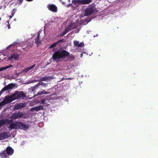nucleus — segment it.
Here are the masks:
<instances>
[{
  "label": "nucleus",
  "mask_w": 158,
  "mask_h": 158,
  "mask_svg": "<svg viewBox=\"0 0 158 158\" xmlns=\"http://www.w3.org/2000/svg\"><path fill=\"white\" fill-rule=\"evenodd\" d=\"M69 55L70 53L65 50L57 51L53 53L52 58L53 60L57 61L60 59L65 58Z\"/></svg>",
  "instance_id": "1"
},
{
  "label": "nucleus",
  "mask_w": 158,
  "mask_h": 158,
  "mask_svg": "<svg viewBox=\"0 0 158 158\" xmlns=\"http://www.w3.org/2000/svg\"><path fill=\"white\" fill-rule=\"evenodd\" d=\"M15 100L13 94L10 96H7L5 97L4 99L0 103V106H2L10 102Z\"/></svg>",
  "instance_id": "2"
},
{
  "label": "nucleus",
  "mask_w": 158,
  "mask_h": 158,
  "mask_svg": "<svg viewBox=\"0 0 158 158\" xmlns=\"http://www.w3.org/2000/svg\"><path fill=\"white\" fill-rule=\"evenodd\" d=\"M91 2V0H72V2L74 5H80L88 4Z\"/></svg>",
  "instance_id": "3"
},
{
  "label": "nucleus",
  "mask_w": 158,
  "mask_h": 158,
  "mask_svg": "<svg viewBox=\"0 0 158 158\" xmlns=\"http://www.w3.org/2000/svg\"><path fill=\"white\" fill-rule=\"evenodd\" d=\"M24 115V113L22 112L19 111L18 112L13 113L11 115V118L13 119H16L18 118H20L23 117Z\"/></svg>",
  "instance_id": "4"
},
{
  "label": "nucleus",
  "mask_w": 158,
  "mask_h": 158,
  "mask_svg": "<svg viewBox=\"0 0 158 158\" xmlns=\"http://www.w3.org/2000/svg\"><path fill=\"white\" fill-rule=\"evenodd\" d=\"M14 97L15 98V99H18L21 98H23L25 97V94L23 91H16L14 94H13Z\"/></svg>",
  "instance_id": "5"
},
{
  "label": "nucleus",
  "mask_w": 158,
  "mask_h": 158,
  "mask_svg": "<svg viewBox=\"0 0 158 158\" xmlns=\"http://www.w3.org/2000/svg\"><path fill=\"white\" fill-rule=\"evenodd\" d=\"M48 10L52 12H56L57 11V6L53 4H49L47 6Z\"/></svg>",
  "instance_id": "6"
},
{
  "label": "nucleus",
  "mask_w": 158,
  "mask_h": 158,
  "mask_svg": "<svg viewBox=\"0 0 158 158\" xmlns=\"http://www.w3.org/2000/svg\"><path fill=\"white\" fill-rule=\"evenodd\" d=\"M15 86V85L14 83L10 84L4 87L2 89V92H4V91L8 90L9 89H12Z\"/></svg>",
  "instance_id": "7"
},
{
  "label": "nucleus",
  "mask_w": 158,
  "mask_h": 158,
  "mask_svg": "<svg viewBox=\"0 0 158 158\" xmlns=\"http://www.w3.org/2000/svg\"><path fill=\"white\" fill-rule=\"evenodd\" d=\"M16 123H18V127L21 129H28L30 127L28 124H25L22 122H16Z\"/></svg>",
  "instance_id": "8"
},
{
  "label": "nucleus",
  "mask_w": 158,
  "mask_h": 158,
  "mask_svg": "<svg viewBox=\"0 0 158 158\" xmlns=\"http://www.w3.org/2000/svg\"><path fill=\"white\" fill-rule=\"evenodd\" d=\"M19 57V55L17 53H14L12 54L10 57L8 58L9 60H11L13 59L15 60H17Z\"/></svg>",
  "instance_id": "9"
},
{
  "label": "nucleus",
  "mask_w": 158,
  "mask_h": 158,
  "mask_svg": "<svg viewBox=\"0 0 158 158\" xmlns=\"http://www.w3.org/2000/svg\"><path fill=\"white\" fill-rule=\"evenodd\" d=\"M94 12L93 7L91 6L87 8L85 11V15L87 16L92 14Z\"/></svg>",
  "instance_id": "10"
},
{
  "label": "nucleus",
  "mask_w": 158,
  "mask_h": 158,
  "mask_svg": "<svg viewBox=\"0 0 158 158\" xmlns=\"http://www.w3.org/2000/svg\"><path fill=\"white\" fill-rule=\"evenodd\" d=\"M9 137L7 132H5L0 134V140L8 138Z\"/></svg>",
  "instance_id": "11"
},
{
  "label": "nucleus",
  "mask_w": 158,
  "mask_h": 158,
  "mask_svg": "<svg viewBox=\"0 0 158 158\" xmlns=\"http://www.w3.org/2000/svg\"><path fill=\"white\" fill-rule=\"evenodd\" d=\"M0 156L1 158H9V157L5 150L2 151L0 153Z\"/></svg>",
  "instance_id": "12"
},
{
  "label": "nucleus",
  "mask_w": 158,
  "mask_h": 158,
  "mask_svg": "<svg viewBox=\"0 0 158 158\" xmlns=\"http://www.w3.org/2000/svg\"><path fill=\"white\" fill-rule=\"evenodd\" d=\"M26 106L25 103H21L17 104L15 106V109L16 110H19L24 107Z\"/></svg>",
  "instance_id": "13"
},
{
  "label": "nucleus",
  "mask_w": 158,
  "mask_h": 158,
  "mask_svg": "<svg viewBox=\"0 0 158 158\" xmlns=\"http://www.w3.org/2000/svg\"><path fill=\"white\" fill-rule=\"evenodd\" d=\"M5 150L9 156L11 155L14 152V150L10 147H7Z\"/></svg>",
  "instance_id": "14"
},
{
  "label": "nucleus",
  "mask_w": 158,
  "mask_h": 158,
  "mask_svg": "<svg viewBox=\"0 0 158 158\" xmlns=\"http://www.w3.org/2000/svg\"><path fill=\"white\" fill-rule=\"evenodd\" d=\"M53 78V77L52 76H46L41 78L39 80L41 81H47L50 80Z\"/></svg>",
  "instance_id": "15"
},
{
  "label": "nucleus",
  "mask_w": 158,
  "mask_h": 158,
  "mask_svg": "<svg viewBox=\"0 0 158 158\" xmlns=\"http://www.w3.org/2000/svg\"><path fill=\"white\" fill-rule=\"evenodd\" d=\"M17 127H18V123H12L9 126V128H10L11 130L12 129H15L17 128Z\"/></svg>",
  "instance_id": "16"
},
{
  "label": "nucleus",
  "mask_w": 158,
  "mask_h": 158,
  "mask_svg": "<svg viewBox=\"0 0 158 158\" xmlns=\"http://www.w3.org/2000/svg\"><path fill=\"white\" fill-rule=\"evenodd\" d=\"M40 35V34H38L36 38L35 39V43L37 45L41 43V41L39 39Z\"/></svg>",
  "instance_id": "17"
},
{
  "label": "nucleus",
  "mask_w": 158,
  "mask_h": 158,
  "mask_svg": "<svg viewBox=\"0 0 158 158\" xmlns=\"http://www.w3.org/2000/svg\"><path fill=\"white\" fill-rule=\"evenodd\" d=\"M13 66L10 64V65H7L4 67H2L0 68V72L6 69H7L10 68Z\"/></svg>",
  "instance_id": "18"
},
{
  "label": "nucleus",
  "mask_w": 158,
  "mask_h": 158,
  "mask_svg": "<svg viewBox=\"0 0 158 158\" xmlns=\"http://www.w3.org/2000/svg\"><path fill=\"white\" fill-rule=\"evenodd\" d=\"M35 110L36 111H39L41 110H43L44 109L43 106L40 105L38 106L35 107Z\"/></svg>",
  "instance_id": "19"
},
{
  "label": "nucleus",
  "mask_w": 158,
  "mask_h": 158,
  "mask_svg": "<svg viewBox=\"0 0 158 158\" xmlns=\"http://www.w3.org/2000/svg\"><path fill=\"white\" fill-rule=\"evenodd\" d=\"M49 94V92L46 91L44 90H43L42 91L39 92L37 93V95H42L43 94Z\"/></svg>",
  "instance_id": "20"
},
{
  "label": "nucleus",
  "mask_w": 158,
  "mask_h": 158,
  "mask_svg": "<svg viewBox=\"0 0 158 158\" xmlns=\"http://www.w3.org/2000/svg\"><path fill=\"white\" fill-rule=\"evenodd\" d=\"M7 122V119H2L0 120V127L2 125L5 124Z\"/></svg>",
  "instance_id": "21"
},
{
  "label": "nucleus",
  "mask_w": 158,
  "mask_h": 158,
  "mask_svg": "<svg viewBox=\"0 0 158 158\" xmlns=\"http://www.w3.org/2000/svg\"><path fill=\"white\" fill-rule=\"evenodd\" d=\"M76 27V26L73 24H71L67 27L68 28H69L70 31L75 28Z\"/></svg>",
  "instance_id": "22"
},
{
  "label": "nucleus",
  "mask_w": 158,
  "mask_h": 158,
  "mask_svg": "<svg viewBox=\"0 0 158 158\" xmlns=\"http://www.w3.org/2000/svg\"><path fill=\"white\" fill-rule=\"evenodd\" d=\"M69 28H68V27L66 28L65 31H64L62 34H61V36H63L65 35L67 32H68L69 31Z\"/></svg>",
  "instance_id": "23"
},
{
  "label": "nucleus",
  "mask_w": 158,
  "mask_h": 158,
  "mask_svg": "<svg viewBox=\"0 0 158 158\" xmlns=\"http://www.w3.org/2000/svg\"><path fill=\"white\" fill-rule=\"evenodd\" d=\"M16 10V9L15 8L13 9V10L12 11L11 13V16H9L10 18V19H11L14 16V15L15 13Z\"/></svg>",
  "instance_id": "24"
},
{
  "label": "nucleus",
  "mask_w": 158,
  "mask_h": 158,
  "mask_svg": "<svg viewBox=\"0 0 158 158\" xmlns=\"http://www.w3.org/2000/svg\"><path fill=\"white\" fill-rule=\"evenodd\" d=\"M66 41V40L64 39H62L61 40H59V41H57V44L58 45H59V46H60V44H61L62 43Z\"/></svg>",
  "instance_id": "25"
},
{
  "label": "nucleus",
  "mask_w": 158,
  "mask_h": 158,
  "mask_svg": "<svg viewBox=\"0 0 158 158\" xmlns=\"http://www.w3.org/2000/svg\"><path fill=\"white\" fill-rule=\"evenodd\" d=\"M57 45H58V44L57 42H56L54 43V44H52V45H50L48 47V48H54L55 47H56Z\"/></svg>",
  "instance_id": "26"
},
{
  "label": "nucleus",
  "mask_w": 158,
  "mask_h": 158,
  "mask_svg": "<svg viewBox=\"0 0 158 158\" xmlns=\"http://www.w3.org/2000/svg\"><path fill=\"white\" fill-rule=\"evenodd\" d=\"M79 42L78 41H74V44L75 45L78 46V45H79Z\"/></svg>",
  "instance_id": "27"
},
{
  "label": "nucleus",
  "mask_w": 158,
  "mask_h": 158,
  "mask_svg": "<svg viewBox=\"0 0 158 158\" xmlns=\"http://www.w3.org/2000/svg\"><path fill=\"white\" fill-rule=\"evenodd\" d=\"M40 85H41L40 83V82H39L36 85H35V86H34L33 89H35L37 87H39V86H40Z\"/></svg>",
  "instance_id": "28"
},
{
  "label": "nucleus",
  "mask_w": 158,
  "mask_h": 158,
  "mask_svg": "<svg viewBox=\"0 0 158 158\" xmlns=\"http://www.w3.org/2000/svg\"><path fill=\"white\" fill-rule=\"evenodd\" d=\"M40 85H41L40 83V82H39L36 85H35V86H34L33 89H35L37 87H39V86H40Z\"/></svg>",
  "instance_id": "29"
},
{
  "label": "nucleus",
  "mask_w": 158,
  "mask_h": 158,
  "mask_svg": "<svg viewBox=\"0 0 158 158\" xmlns=\"http://www.w3.org/2000/svg\"><path fill=\"white\" fill-rule=\"evenodd\" d=\"M36 65V64H34L28 67V68L29 69V70H30L31 69H32L33 68H34Z\"/></svg>",
  "instance_id": "30"
},
{
  "label": "nucleus",
  "mask_w": 158,
  "mask_h": 158,
  "mask_svg": "<svg viewBox=\"0 0 158 158\" xmlns=\"http://www.w3.org/2000/svg\"><path fill=\"white\" fill-rule=\"evenodd\" d=\"M19 44L18 43H17V42H14L13 44H11L9 46H8L7 48H10V47L12 46L13 45H19Z\"/></svg>",
  "instance_id": "31"
},
{
  "label": "nucleus",
  "mask_w": 158,
  "mask_h": 158,
  "mask_svg": "<svg viewBox=\"0 0 158 158\" xmlns=\"http://www.w3.org/2000/svg\"><path fill=\"white\" fill-rule=\"evenodd\" d=\"M29 71L28 68H25L23 70V72L25 73H27L28 71Z\"/></svg>",
  "instance_id": "32"
},
{
  "label": "nucleus",
  "mask_w": 158,
  "mask_h": 158,
  "mask_svg": "<svg viewBox=\"0 0 158 158\" xmlns=\"http://www.w3.org/2000/svg\"><path fill=\"white\" fill-rule=\"evenodd\" d=\"M29 71L28 68H25L23 70V72L25 73H27L28 71Z\"/></svg>",
  "instance_id": "33"
},
{
  "label": "nucleus",
  "mask_w": 158,
  "mask_h": 158,
  "mask_svg": "<svg viewBox=\"0 0 158 158\" xmlns=\"http://www.w3.org/2000/svg\"><path fill=\"white\" fill-rule=\"evenodd\" d=\"M84 45V43L83 42H81L79 44V45H78V47H82Z\"/></svg>",
  "instance_id": "34"
},
{
  "label": "nucleus",
  "mask_w": 158,
  "mask_h": 158,
  "mask_svg": "<svg viewBox=\"0 0 158 158\" xmlns=\"http://www.w3.org/2000/svg\"><path fill=\"white\" fill-rule=\"evenodd\" d=\"M40 85L42 86H43V85H44V87H46L47 86V84H44L43 82H40Z\"/></svg>",
  "instance_id": "35"
},
{
  "label": "nucleus",
  "mask_w": 158,
  "mask_h": 158,
  "mask_svg": "<svg viewBox=\"0 0 158 158\" xmlns=\"http://www.w3.org/2000/svg\"><path fill=\"white\" fill-rule=\"evenodd\" d=\"M7 23L8 24L7 25V26L8 27V29H10V25L9 24V22L8 21H6Z\"/></svg>",
  "instance_id": "36"
},
{
  "label": "nucleus",
  "mask_w": 158,
  "mask_h": 158,
  "mask_svg": "<svg viewBox=\"0 0 158 158\" xmlns=\"http://www.w3.org/2000/svg\"><path fill=\"white\" fill-rule=\"evenodd\" d=\"M34 108H35V107L31 108L30 110L31 111H33L34 110H35V109Z\"/></svg>",
  "instance_id": "37"
},
{
  "label": "nucleus",
  "mask_w": 158,
  "mask_h": 158,
  "mask_svg": "<svg viewBox=\"0 0 158 158\" xmlns=\"http://www.w3.org/2000/svg\"><path fill=\"white\" fill-rule=\"evenodd\" d=\"M19 74L20 73H16L15 74V75H17V77H18L19 76Z\"/></svg>",
  "instance_id": "38"
},
{
  "label": "nucleus",
  "mask_w": 158,
  "mask_h": 158,
  "mask_svg": "<svg viewBox=\"0 0 158 158\" xmlns=\"http://www.w3.org/2000/svg\"><path fill=\"white\" fill-rule=\"evenodd\" d=\"M18 0L19 1L20 3H21L22 2V0Z\"/></svg>",
  "instance_id": "39"
},
{
  "label": "nucleus",
  "mask_w": 158,
  "mask_h": 158,
  "mask_svg": "<svg viewBox=\"0 0 158 158\" xmlns=\"http://www.w3.org/2000/svg\"><path fill=\"white\" fill-rule=\"evenodd\" d=\"M65 79H66V80H71V78H66Z\"/></svg>",
  "instance_id": "40"
},
{
  "label": "nucleus",
  "mask_w": 158,
  "mask_h": 158,
  "mask_svg": "<svg viewBox=\"0 0 158 158\" xmlns=\"http://www.w3.org/2000/svg\"><path fill=\"white\" fill-rule=\"evenodd\" d=\"M3 92H2V90H1V91H0V96H1V95L2 94V93H3Z\"/></svg>",
  "instance_id": "41"
},
{
  "label": "nucleus",
  "mask_w": 158,
  "mask_h": 158,
  "mask_svg": "<svg viewBox=\"0 0 158 158\" xmlns=\"http://www.w3.org/2000/svg\"><path fill=\"white\" fill-rule=\"evenodd\" d=\"M42 104H44V100H42Z\"/></svg>",
  "instance_id": "42"
},
{
  "label": "nucleus",
  "mask_w": 158,
  "mask_h": 158,
  "mask_svg": "<svg viewBox=\"0 0 158 158\" xmlns=\"http://www.w3.org/2000/svg\"><path fill=\"white\" fill-rule=\"evenodd\" d=\"M65 79L66 78H62V79H61V80H65V79Z\"/></svg>",
  "instance_id": "43"
},
{
  "label": "nucleus",
  "mask_w": 158,
  "mask_h": 158,
  "mask_svg": "<svg viewBox=\"0 0 158 158\" xmlns=\"http://www.w3.org/2000/svg\"><path fill=\"white\" fill-rule=\"evenodd\" d=\"M42 86L44 87V85H43Z\"/></svg>",
  "instance_id": "44"
}]
</instances>
